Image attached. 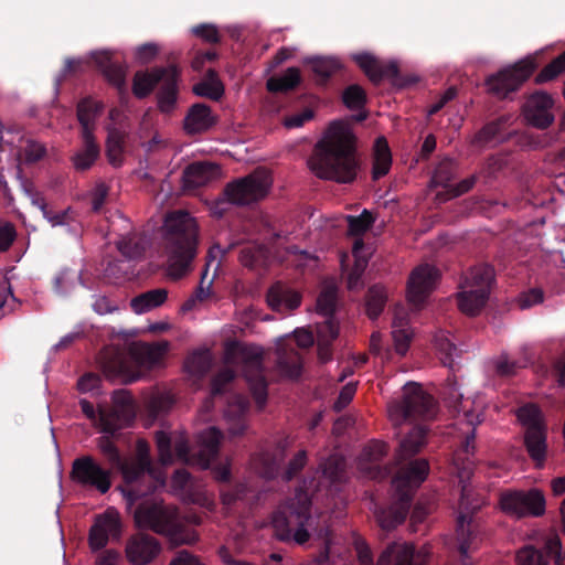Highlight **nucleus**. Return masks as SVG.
Instances as JSON below:
<instances>
[{
    "label": "nucleus",
    "instance_id": "nucleus-33",
    "mask_svg": "<svg viewBox=\"0 0 565 565\" xmlns=\"http://www.w3.org/2000/svg\"><path fill=\"white\" fill-rule=\"evenodd\" d=\"M276 367L281 377L297 380L301 375L302 358L300 353L294 349L278 350Z\"/></svg>",
    "mask_w": 565,
    "mask_h": 565
},
{
    "label": "nucleus",
    "instance_id": "nucleus-17",
    "mask_svg": "<svg viewBox=\"0 0 565 565\" xmlns=\"http://www.w3.org/2000/svg\"><path fill=\"white\" fill-rule=\"evenodd\" d=\"M352 60L374 84L388 79L393 85L404 87L413 82L401 75L396 62L390 61L384 63L367 52L356 53L352 55Z\"/></svg>",
    "mask_w": 565,
    "mask_h": 565
},
{
    "label": "nucleus",
    "instance_id": "nucleus-20",
    "mask_svg": "<svg viewBox=\"0 0 565 565\" xmlns=\"http://www.w3.org/2000/svg\"><path fill=\"white\" fill-rule=\"evenodd\" d=\"M161 552L160 542L152 535L138 532L126 543V557L131 565H149Z\"/></svg>",
    "mask_w": 565,
    "mask_h": 565
},
{
    "label": "nucleus",
    "instance_id": "nucleus-42",
    "mask_svg": "<svg viewBox=\"0 0 565 565\" xmlns=\"http://www.w3.org/2000/svg\"><path fill=\"white\" fill-rule=\"evenodd\" d=\"M407 320L405 317L396 315L393 320V331L392 337L394 340L395 350L398 354H406L409 343L412 340V334L409 330L406 328Z\"/></svg>",
    "mask_w": 565,
    "mask_h": 565
},
{
    "label": "nucleus",
    "instance_id": "nucleus-18",
    "mask_svg": "<svg viewBox=\"0 0 565 565\" xmlns=\"http://www.w3.org/2000/svg\"><path fill=\"white\" fill-rule=\"evenodd\" d=\"M439 278V270L429 264H424L415 268L408 279L407 300L419 310L430 292L436 287Z\"/></svg>",
    "mask_w": 565,
    "mask_h": 565
},
{
    "label": "nucleus",
    "instance_id": "nucleus-26",
    "mask_svg": "<svg viewBox=\"0 0 565 565\" xmlns=\"http://www.w3.org/2000/svg\"><path fill=\"white\" fill-rule=\"evenodd\" d=\"M178 79L179 72L175 66L170 65L167 67L164 78L160 81L159 90L157 93V104L161 113H171L178 99Z\"/></svg>",
    "mask_w": 565,
    "mask_h": 565
},
{
    "label": "nucleus",
    "instance_id": "nucleus-64",
    "mask_svg": "<svg viewBox=\"0 0 565 565\" xmlns=\"http://www.w3.org/2000/svg\"><path fill=\"white\" fill-rule=\"evenodd\" d=\"M17 237V232L11 223L0 226V252L8 250Z\"/></svg>",
    "mask_w": 565,
    "mask_h": 565
},
{
    "label": "nucleus",
    "instance_id": "nucleus-7",
    "mask_svg": "<svg viewBox=\"0 0 565 565\" xmlns=\"http://www.w3.org/2000/svg\"><path fill=\"white\" fill-rule=\"evenodd\" d=\"M164 350L157 344L132 342L125 353L119 349H107L100 353V363L105 375L124 383H134L141 377L140 369L157 365Z\"/></svg>",
    "mask_w": 565,
    "mask_h": 565
},
{
    "label": "nucleus",
    "instance_id": "nucleus-38",
    "mask_svg": "<svg viewBox=\"0 0 565 565\" xmlns=\"http://www.w3.org/2000/svg\"><path fill=\"white\" fill-rule=\"evenodd\" d=\"M125 132L116 127L108 128L106 156L113 167H119L124 160Z\"/></svg>",
    "mask_w": 565,
    "mask_h": 565
},
{
    "label": "nucleus",
    "instance_id": "nucleus-8",
    "mask_svg": "<svg viewBox=\"0 0 565 565\" xmlns=\"http://www.w3.org/2000/svg\"><path fill=\"white\" fill-rule=\"evenodd\" d=\"M226 359L230 362L241 363L242 374L258 408L262 409L268 397L263 349L255 344L233 341L226 345Z\"/></svg>",
    "mask_w": 565,
    "mask_h": 565
},
{
    "label": "nucleus",
    "instance_id": "nucleus-46",
    "mask_svg": "<svg viewBox=\"0 0 565 565\" xmlns=\"http://www.w3.org/2000/svg\"><path fill=\"white\" fill-rule=\"evenodd\" d=\"M172 404L173 398L167 393H152L145 399V406L153 419L166 414Z\"/></svg>",
    "mask_w": 565,
    "mask_h": 565
},
{
    "label": "nucleus",
    "instance_id": "nucleus-40",
    "mask_svg": "<svg viewBox=\"0 0 565 565\" xmlns=\"http://www.w3.org/2000/svg\"><path fill=\"white\" fill-rule=\"evenodd\" d=\"M309 63L311 64V70L317 77V82L321 85L327 84V82L342 67L339 60L333 57H313Z\"/></svg>",
    "mask_w": 565,
    "mask_h": 565
},
{
    "label": "nucleus",
    "instance_id": "nucleus-1",
    "mask_svg": "<svg viewBox=\"0 0 565 565\" xmlns=\"http://www.w3.org/2000/svg\"><path fill=\"white\" fill-rule=\"evenodd\" d=\"M114 407L109 411L100 409L98 425L106 436L98 438V448L114 467H121L126 488L122 490L129 510L145 495L156 491L158 484L163 483L154 469L149 456L147 443H138V459L130 465H122L120 452L109 435L129 426L135 419L132 397L125 391H116L113 396Z\"/></svg>",
    "mask_w": 565,
    "mask_h": 565
},
{
    "label": "nucleus",
    "instance_id": "nucleus-25",
    "mask_svg": "<svg viewBox=\"0 0 565 565\" xmlns=\"http://www.w3.org/2000/svg\"><path fill=\"white\" fill-rule=\"evenodd\" d=\"M92 60L102 71L109 84L119 90H124L126 88V65L115 61L107 51L92 53Z\"/></svg>",
    "mask_w": 565,
    "mask_h": 565
},
{
    "label": "nucleus",
    "instance_id": "nucleus-4",
    "mask_svg": "<svg viewBox=\"0 0 565 565\" xmlns=\"http://www.w3.org/2000/svg\"><path fill=\"white\" fill-rule=\"evenodd\" d=\"M223 434L218 428L209 427L199 434L198 449L192 451L188 439L183 435H179L173 441L166 431L159 430L154 435L161 465H171L175 455L179 460L198 465L203 469L210 468L211 463L217 458Z\"/></svg>",
    "mask_w": 565,
    "mask_h": 565
},
{
    "label": "nucleus",
    "instance_id": "nucleus-48",
    "mask_svg": "<svg viewBox=\"0 0 565 565\" xmlns=\"http://www.w3.org/2000/svg\"><path fill=\"white\" fill-rule=\"evenodd\" d=\"M320 468L322 475L332 483L341 482L344 477V460L338 456H330Z\"/></svg>",
    "mask_w": 565,
    "mask_h": 565
},
{
    "label": "nucleus",
    "instance_id": "nucleus-15",
    "mask_svg": "<svg viewBox=\"0 0 565 565\" xmlns=\"http://www.w3.org/2000/svg\"><path fill=\"white\" fill-rule=\"evenodd\" d=\"M545 505L544 493L536 488L529 491L510 490L500 495L502 511L516 518L541 516L545 513Z\"/></svg>",
    "mask_w": 565,
    "mask_h": 565
},
{
    "label": "nucleus",
    "instance_id": "nucleus-37",
    "mask_svg": "<svg viewBox=\"0 0 565 565\" xmlns=\"http://www.w3.org/2000/svg\"><path fill=\"white\" fill-rule=\"evenodd\" d=\"M193 93L196 96L218 100L224 95V86L218 79L217 73L210 68L205 78L193 86Z\"/></svg>",
    "mask_w": 565,
    "mask_h": 565
},
{
    "label": "nucleus",
    "instance_id": "nucleus-28",
    "mask_svg": "<svg viewBox=\"0 0 565 565\" xmlns=\"http://www.w3.org/2000/svg\"><path fill=\"white\" fill-rule=\"evenodd\" d=\"M547 428L525 430L524 446L535 468L544 467L547 456Z\"/></svg>",
    "mask_w": 565,
    "mask_h": 565
},
{
    "label": "nucleus",
    "instance_id": "nucleus-22",
    "mask_svg": "<svg viewBox=\"0 0 565 565\" xmlns=\"http://www.w3.org/2000/svg\"><path fill=\"white\" fill-rule=\"evenodd\" d=\"M217 120L209 105L196 103L189 108L183 119V129L188 135L204 134L212 129Z\"/></svg>",
    "mask_w": 565,
    "mask_h": 565
},
{
    "label": "nucleus",
    "instance_id": "nucleus-43",
    "mask_svg": "<svg viewBox=\"0 0 565 565\" xmlns=\"http://www.w3.org/2000/svg\"><path fill=\"white\" fill-rule=\"evenodd\" d=\"M338 289L335 286L324 287L317 298V311L326 318H332L337 310Z\"/></svg>",
    "mask_w": 565,
    "mask_h": 565
},
{
    "label": "nucleus",
    "instance_id": "nucleus-49",
    "mask_svg": "<svg viewBox=\"0 0 565 565\" xmlns=\"http://www.w3.org/2000/svg\"><path fill=\"white\" fill-rule=\"evenodd\" d=\"M366 93L358 84L348 86L342 94L343 104L352 110L361 109L366 104Z\"/></svg>",
    "mask_w": 565,
    "mask_h": 565
},
{
    "label": "nucleus",
    "instance_id": "nucleus-19",
    "mask_svg": "<svg viewBox=\"0 0 565 565\" xmlns=\"http://www.w3.org/2000/svg\"><path fill=\"white\" fill-rule=\"evenodd\" d=\"M121 527L120 515L115 509H107L103 514L98 515L88 534V544L92 551L103 550L109 539L119 540Z\"/></svg>",
    "mask_w": 565,
    "mask_h": 565
},
{
    "label": "nucleus",
    "instance_id": "nucleus-52",
    "mask_svg": "<svg viewBox=\"0 0 565 565\" xmlns=\"http://www.w3.org/2000/svg\"><path fill=\"white\" fill-rule=\"evenodd\" d=\"M265 248L260 245H247L239 252V262L248 268L257 267L264 259Z\"/></svg>",
    "mask_w": 565,
    "mask_h": 565
},
{
    "label": "nucleus",
    "instance_id": "nucleus-45",
    "mask_svg": "<svg viewBox=\"0 0 565 565\" xmlns=\"http://www.w3.org/2000/svg\"><path fill=\"white\" fill-rule=\"evenodd\" d=\"M236 377V372L231 367H223L211 380V397L206 399V407L210 406L211 399L225 393L226 386Z\"/></svg>",
    "mask_w": 565,
    "mask_h": 565
},
{
    "label": "nucleus",
    "instance_id": "nucleus-27",
    "mask_svg": "<svg viewBox=\"0 0 565 565\" xmlns=\"http://www.w3.org/2000/svg\"><path fill=\"white\" fill-rule=\"evenodd\" d=\"M103 108V103L92 97H84L77 103L76 116L81 125V135L95 136L96 120Z\"/></svg>",
    "mask_w": 565,
    "mask_h": 565
},
{
    "label": "nucleus",
    "instance_id": "nucleus-57",
    "mask_svg": "<svg viewBox=\"0 0 565 565\" xmlns=\"http://www.w3.org/2000/svg\"><path fill=\"white\" fill-rule=\"evenodd\" d=\"M435 343L437 350L443 354L441 362L451 366L457 347L444 334L436 335Z\"/></svg>",
    "mask_w": 565,
    "mask_h": 565
},
{
    "label": "nucleus",
    "instance_id": "nucleus-53",
    "mask_svg": "<svg viewBox=\"0 0 565 565\" xmlns=\"http://www.w3.org/2000/svg\"><path fill=\"white\" fill-rule=\"evenodd\" d=\"M519 565H547L544 554L533 546H525L516 554Z\"/></svg>",
    "mask_w": 565,
    "mask_h": 565
},
{
    "label": "nucleus",
    "instance_id": "nucleus-23",
    "mask_svg": "<svg viewBox=\"0 0 565 565\" xmlns=\"http://www.w3.org/2000/svg\"><path fill=\"white\" fill-rule=\"evenodd\" d=\"M249 409V401L241 394L232 395L224 409V417L227 423V430L231 436L236 437L246 430V414Z\"/></svg>",
    "mask_w": 565,
    "mask_h": 565
},
{
    "label": "nucleus",
    "instance_id": "nucleus-44",
    "mask_svg": "<svg viewBox=\"0 0 565 565\" xmlns=\"http://www.w3.org/2000/svg\"><path fill=\"white\" fill-rule=\"evenodd\" d=\"M386 294L383 287L372 286L366 295V313L370 319L375 320L384 310Z\"/></svg>",
    "mask_w": 565,
    "mask_h": 565
},
{
    "label": "nucleus",
    "instance_id": "nucleus-62",
    "mask_svg": "<svg viewBox=\"0 0 565 565\" xmlns=\"http://www.w3.org/2000/svg\"><path fill=\"white\" fill-rule=\"evenodd\" d=\"M313 111L308 108L301 113L291 114L285 117L284 126L289 129L302 127L307 121L313 118Z\"/></svg>",
    "mask_w": 565,
    "mask_h": 565
},
{
    "label": "nucleus",
    "instance_id": "nucleus-10",
    "mask_svg": "<svg viewBox=\"0 0 565 565\" xmlns=\"http://www.w3.org/2000/svg\"><path fill=\"white\" fill-rule=\"evenodd\" d=\"M478 509L479 505L473 507L472 510L466 507L463 489L456 525V552L460 565H473L472 555L480 548L484 539L483 524L475 515Z\"/></svg>",
    "mask_w": 565,
    "mask_h": 565
},
{
    "label": "nucleus",
    "instance_id": "nucleus-29",
    "mask_svg": "<svg viewBox=\"0 0 565 565\" xmlns=\"http://www.w3.org/2000/svg\"><path fill=\"white\" fill-rule=\"evenodd\" d=\"M82 147L74 152L71 157L73 167L78 172L89 170L100 154V147L96 141L95 136L81 135Z\"/></svg>",
    "mask_w": 565,
    "mask_h": 565
},
{
    "label": "nucleus",
    "instance_id": "nucleus-30",
    "mask_svg": "<svg viewBox=\"0 0 565 565\" xmlns=\"http://www.w3.org/2000/svg\"><path fill=\"white\" fill-rule=\"evenodd\" d=\"M510 118L501 116L490 122H487L479 131L476 132L472 143L478 147H484L491 143H502L508 138L505 129Z\"/></svg>",
    "mask_w": 565,
    "mask_h": 565
},
{
    "label": "nucleus",
    "instance_id": "nucleus-50",
    "mask_svg": "<svg viewBox=\"0 0 565 565\" xmlns=\"http://www.w3.org/2000/svg\"><path fill=\"white\" fill-rule=\"evenodd\" d=\"M565 72V51L550 62L536 75L535 82L539 84L555 79L559 74Z\"/></svg>",
    "mask_w": 565,
    "mask_h": 565
},
{
    "label": "nucleus",
    "instance_id": "nucleus-39",
    "mask_svg": "<svg viewBox=\"0 0 565 565\" xmlns=\"http://www.w3.org/2000/svg\"><path fill=\"white\" fill-rule=\"evenodd\" d=\"M301 81L300 71L289 67L281 76H273L267 81V89L270 93H286L295 89Z\"/></svg>",
    "mask_w": 565,
    "mask_h": 565
},
{
    "label": "nucleus",
    "instance_id": "nucleus-6",
    "mask_svg": "<svg viewBox=\"0 0 565 565\" xmlns=\"http://www.w3.org/2000/svg\"><path fill=\"white\" fill-rule=\"evenodd\" d=\"M166 228L169 273L180 278L190 270L196 256L198 226L188 212H177L167 217Z\"/></svg>",
    "mask_w": 565,
    "mask_h": 565
},
{
    "label": "nucleus",
    "instance_id": "nucleus-12",
    "mask_svg": "<svg viewBox=\"0 0 565 565\" xmlns=\"http://www.w3.org/2000/svg\"><path fill=\"white\" fill-rule=\"evenodd\" d=\"M299 509L291 510L289 514L285 511H275L271 516L274 535L281 542L294 541L303 545L310 539L308 526L311 522V501L307 495L299 498Z\"/></svg>",
    "mask_w": 565,
    "mask_h": 565
},
{
    "label": "nucleus",
    "instance_id": "nucleus-32",
    "mask_svg": "<svg viewBox=\"0 0 565 565\" xmlns=\"http://www.w3.org/2000/svg\"><path fill=\"white\" fill-rule=\"evenodd\" d=\"M166 74L167 67H156L151 72H136L132 79V94L139 99L146 98L164 78Z\"/></svg>",
    "mask_w": 565,
    "mask_h": 565
},
{
    "label": "nucleus",
    "instance_id": "nucleus-47",
    "mask_svg": "<svg viewBox=\"0 0 565 565\" xmlns=\"http://www.w3.org/2000/svg\"><path fill=\"white\" fill-rule=\"evenodd\" d=\"M212 359L209 351H199L188 356L185 361V369L192 375L202 377L211 369Z\"/></svg>",
    "mask_w": 565,
    "mask_h": 565
},
{
    "label": "nucleus",
    "instance_id": "nucleus-24",
    "mask_svg": "<svg viewBox=\"0 0 565 565\" xmlns=\"http://www.w3.org/2000/svg\"><path fill=\"white\" fill-rule=\"evenodd\" d=\"M267 303L271 310L288 312L297 309L301 303V295L288 285L277 281L268 289Z\"/></svg>",
    "mask_w": 565,
    "mask_h": 565
},
{
    "label": "nucleus",
    "instance_id": "nucleus-31",
    "mask_svg": "<svg viewBox=\"0 0 565 565\" xmlns=\"http://www.w3.org/2000/svg\"><path fill=\"white\" fill-rule=\"evenodd\" d=\"M220 171L217 164L210 162H194L189 164L183 172L184 185L196 189L210 182Z\"/></svg>",
    "mask_w": 565,
    "mask_h": 565
},
{
    "label": "nucleus",
    "instance_id": "nucleus-14",
    "mask_svg": "<svg viewBox=\"0 0 565 565\" xmlns=\"http://www.w3.org/2000/svg\"><path fill=\"white\" fill-rule=\"evenodd\" d=\"M72 481L83 488L97 490L105 494L111 488V471L103 467L94 457L82 456L72 463Z\"/></svg>",
    "mask_w": 565,
    "mask_h": 565
},
{
    "label": "nucleus",
    "instance_id": "nucleus-61",
    "mask_svg": "<svg viewBox=\"0 0 565 565\" xmlns=\"http://www.w3.org/2000/svg\"><path fill=\"white\" fill-rule=\"evenodd\" d=\"M356 391V385L354 383H348L342 387L340 394L334 402L333 408L335 412H341L344 409L353 399V396Z\"/></svg>",
    "mask_w": 565,
    "mask_h": 565
},
{
    "label": "nucleus",
    "instance_id": "nucleus-3",
    "mask_svg": "<svg viewBox=\"0 0 565 565\" xmlns=\"http://www.w3.org/2000/svg\"><path fill=\"white\" fill-rule=\"evenodd\" d=\"M308 166L319 179L353 182L360 167L354 135L342 122L333 121L329 135L316 145Z\"/></svg>",
    "mask_w": 565,
    "mask_h": 565
},
{
    "label": "nucleus",
    "instance_id": "nucleus-56",
    "mask_svg": "<svg viewBox=\"0 0 565 565\" xmlns=\"http://www.w3.org/2000/svg\"><path fill=\"white\" fill-rule=\"evenodd\" d=\"M454 178V162L449 159L443 160L435 169L433 182L437 185L447 186Z\"/></svg>",
    "mask_w": 565,
    "mask_h": 565
},
{
    "label": "nucleus",
    "instance_id": "nucleus-36",
    "mask_svg": "<svg viewBox=\"0 0 565 565\" xmlns=\"http://www.w3.org/2000/svg\"><path fill=\"white\" fill-rule=\"evenodd\" d=\"M167 289H151L132 298L130 306L136 313H143L161 306L167 300Z\"/></svg>",
    "mask_w": 565,
    "mask_h": 565
},
{
    "label": "nucleus",
    "instance_id": "nucleus-35",
    "mask_svg": "<svg viewBox=\"0 0 565 565\" xmlns=\"http://www.w3.org/2000/svg\"><path fill=\"white\" fill-rule=\"evenodd\" d=\"M392 166V154L387 141L384 137H380L375 141L374 158L372 168V179L379 180L386 175Z\"/></svg>",
    "mask_w": 565,
    "mask_h": 565
},
{
    "label": "nucleus",
    "instance_id": "nucleus-63",
    "mask_svg": "<svg viewBox=\"0 0 565 565\" xmlns=\"http://www.w3.org/2000/svg\"><path fill=\"white\" fill-rule=\"evenodd\" d=\"M169 565H205L201 558L188 550L178 551Z\"/></svg>",
    "mask_w": 565,
    "mask_h": 565
},
{
    "label": "nucleus",
    "instance_id": "nucleus-34",
    "mask_svg": "<svg viewBox=\"0 0 565 565\" xmlns=\"http://www.w3.org/2000/svg\"><path fill=\"white\" fill-rule=\"evenodd\" d=\"M116 245L120 254L127 259H139L146 253L149 241L145 234L131 233L121 236Z\"/></svg>",
    "mask_w": 565,
    "mask_h": 565
},
{
    "label": "nucleus",
    "instance_id": "nucleus-11",
    "mask_svg": "<svg viewBox=\"0 0 565 565\" xmlns=\"http://www.w3.org/2000/svg\"><path fill=\"white\" fill-rule=\"evenodd\" d=\"M390 417L395 423L429 420L436 414V402L423 387L409 382L403 387V397L388 406Z\"/></svg>",
    "mask_w": 565,
    "mask_h": 565
},
{
    "label": "nucleus",
    "instance_id": "nucleus-41",
    "mask_svg": "<svg viewBox=\"0 0 565 565\" xmlns=\"http://www.w3.org/2000/svg\"><path fill=\"white\" fill-rule=\"evenodd\" d=\"M518 419L525 430L546 428L540 407L535 404H525L518 409Z\"/></svg>",
    "mask_w": 565,
    "mask_h": 565
},
{
    "label": "nucleus",
    "instance_id": "nucleus-9",
    "mask_svg": "<svg viewBox=\"0 0 565 565\" xmlns=\"http://www.w3.org/2000/svg\"><path fill=\"white\" fill-rule=\"evenodd\" d=\"M494 280V269L487 264L477 265L465 275L457 296L458 307L468 316H476L487 303Z\"/></svg>",
    "mask_w": 565,
    "mask_h": 565
},
{
    "label": "nucleus",
    "instance_id": "nucleus-21",
    "mask_svg": "<svg viewBox=\"0 0 565 565\" xmlns=\"http://www.w3.org/2000/svg\"><path fill=\"white\" fill-rule=\"evenodd\" d=\"M553 105L554 102L547 93L537 92L532 94L523 106L526 121L537 129L548 128L554 122Z\"/></svg>",
    "mask_w": 565,
    "mask_h": 565
},
{
    "label": "nucleus",
    "instance_id": "nucleus-60",
    "mask_svg": "<svg viewBox=\"0 0 565 565\" xmlns=\"http://www.w3.org/2000/svg\"><path fill=\"white\" fill-rule=\"evenodd\" d=\"M318 334L319 342L331 344L339 335V328L332 318H327V321L319 328Z\"/></svg>",
    "mask_w": 565,
    "mask_h": 565
},
{
    "label": "nucleus",
    "instance_id": "nucleus-13",
    "mask_svg": "<svg viewBox=\"0 0 565 565\" xmlns=\"http://www.w3.org/2000/svg\"><path fill=\"white\" fill-rule=\"evenodd\" d=\"M271 183L270 173L264 168H257L248 175L227 183L223 194L232 204L248 205L263 200Z\"/></svg>",
    "mask_w": 565,
    "mask_h": 565
},
{
    "label": "nucleus",
    "instance_id": "nucleus-59",
    "mask_svg": "<svg viewBox=\"0 0 565 565\" xmlns=\"http://www.w3.org/2000/svg\"><path fill=\"white\" fill-rule=\"evenodd\" d=\"M307 452L306 450H299L295 457L289 461L287 469L284 473V478L287 481L292 480L306 466Z\"/></svg>",
    "mask_w": 565,
    "mask_h": 565
},
{
    "label": "nucleus",
    "instance_id": "nucleus-16",
    "mask_svg": "<svg viewBox=\"0 0 565 565\" xmlns=\"http://www.w3.org/2000/svg\"><path fill=\"white\" fill-rule=\"evenodd\" d=\"M535 64L531 60H522L514 65L499 71L487 78L488 92L499 98H505L518 90L534 72Z\"/></svg>",
    "mask_w": 565,
    "mask_h": 565
},
{
    "label": "nucleus",
    "instance_id": "nucleus-2",
    "mask_svg": "<svg viewBox=\"0 0 565 565\" xmlns=\"http://www.w3.org/2000/svg\"><path fill=\"white\" fill-rule=\"evenodd\" d=\"M426 436V427L416 425L399 443L396 460L402 466L392 479L396 499L385 507L374 504V516L379 526L384 531H391L405 521L414 491L427 478L428 461L424 458L411 460L425 446Z\"/></svg>",
    "mask_w": 565,
    "mask_h": 565
},
{
    "label": "nucleus",
    "instance_id": "nucleus-55",
    "mask_svg": "<svg viewBox=\"0 0 565 565\" xmlns=\"http://www.w3.org/2000/svg\"><path fill=\"white\" fill-rule=\"evenodd\" d=\"M544 301V291L541 288H530L521 292L516 298V303L520 309H530Z\"/></svg>",
    "mask_w": 565,
    "mask_h": 565
},
{
    "label": "nucleus",
    "instance_id": "nucleus-54",
    "mask_svg": "<svg viewBox=\"0 0 565 565\" xmlns=\"http://www.w3.org/2000/svg\"><path fill=\"white\" fill-rule=\"evenodd\" d=\"M465 418L472 428L467 433L465 440L461 445L462 451L466 455H472L475 451V439H476V426L481 423L479 419V415H476L473 412L465 411Z\"/></svg>",
    "mask_w": 565,
    "mask_h": 565
},
{
    "label": "nucleus",
    "instance_id": "nucleus-51",
    "mask_svg": "<svg viewBox=\"0 0 565 565\" xmlns=\"http://www.w3.org/2000/svg\"><path fill=\"white\" fill-rule=\"evenodd\" d=\"M348 232L350 235L360 236L369 231L373 223L374 217L367 210H364L359 216L349 215L348 217Z\"/></svg>",
    "mask_w": 565,
    "mask_h": 565
},
{
    "label": "nucleus",
    "instance_id": "nucleus-5",
    "mask_svg": "<svg viewBox=\"0 0 565 565\" xmlns=\"http://www.w3.org/2000/svg\"><path fill=\"white\" fill-rule=\"evenodd\" d=\"M132 516L137 527L167 537L173 546L191 545L199 539L198 533L180 520L178 510L162 502L146 499L136 505Z\"/></svg>",
    "mask_w": 565,
    "mask_h": 565
},
{
    "label": "nucleus",
    "instance_id": "nucleus-58",
    "mask_svg": "<svg viewBox=\"0 0 565 565\" xmlns=\"http://www.w3.org/2000/svg\"><path fill=\"white\" fill-rule=\"evenodd\" d=\"M192 33L207 43L216 44L221 42V35L216 25L211 23H201L193 26Z\"/></svg>",
    "mask_w": 565,
    "mask_h": 565
}]
</instances>
